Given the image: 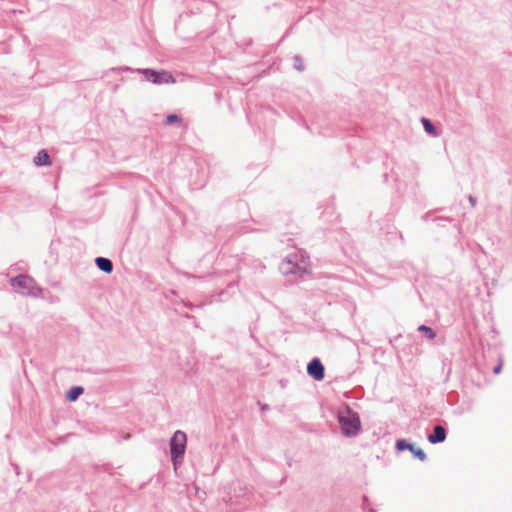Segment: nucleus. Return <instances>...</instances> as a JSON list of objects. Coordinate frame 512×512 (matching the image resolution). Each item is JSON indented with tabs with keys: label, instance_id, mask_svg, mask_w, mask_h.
Listing matches in <instances>:
<instances>
[{
	"label": "nucleus",
	"instance_id": "nucleus-8",
	"mask_svg": "<svg viewBox=\"0 0 512 512\" xmlns=\"http://www.w3.org/2000/svg\"><path fill=\"white\" fill-rule=\"evenodd\" d=\"M447 438V431L441 425H436L433 428V432L428 435L427 439L431 444L442 443Z\"/></svg>",
	"mask_w": 512,
	"mask_h": 512
},
{
	"label": "nucleus",
	"instance_id": "nucleus-4",
	"mask_svg": "<svg viewBox=\"0 0 512 512\" xmlns=\"http://www.w3.org/2000/svg\"><path fill=\"white\" fill-rule=\"evenodd\" d=\"M13 289L22 295H35L33 289L35 287L34 280L27 275H18L11 279Z\"/></svg>",
	"mask_w": 512,
	"mask_h": 512
},
{
	"label": "nucleus",
	"instance_id": "nucleus-1",
	"mask_svg": "<svg viewBox=\"0 0 512 512\" xmlns=\"http://www.w3.org/2000/svg\"><path fill=\"white\" fill-rule=\"evenodd\" d=\"M337 418L344 436L354 437L358 435L361 430V421L357 412L345 405L339 409Z\"/></svg>",
	"mask_w": 512,
	"mask_h": 512
},
{
	"label": "nucleus",
	"instance_id": "nucleus-5",
	"mask_svg": "<svg viewBox=\"0 0 512 512\" xmlns=\"http://www.w3.org/2000/svg\"><path fill=\"white\" fill-rule=\"evenodd\" d=\"M139 73H142L145 78L154 83V84H163V83H174L175 79L173 78L172 74L167 71H161L157 72L153 69H138Z\"/></svg>",
	"mask_w": 512,
	"mask_h": 512
},
{
	"label": "nucleus",
	"instance_id": "nucleus-3",
	"mask_svg": "<svg viewBox=\"0 0 512 512\" xmlns=\"http://www.w3.org/2000/svg\"><path fill=\"white\" fill-rule=\"evenodd\" d=\"M187 436L186 433L177 430L170 439L171 460L176 465L177 460L182 459L186 450Z\"/></svg>",
	"mask_w": 512,
	"mask_h": 512
},
{
	"label": "nucleus",
	"instance_id": "nucleus-11",
	"mask_svg": "<svg viewBox=\"0 0 512 512\" xmlns=\"http://www.w3.org/2000/svg\"><path fill=\"white\" fill-rule=\"evenodd\" d=\"M34 164L36 166H45L50 164V156L46 150L38 152L37 156L34 158Z\"/></svg>",
	"mask_w": 512,
	"mask_h": 512
},
{
	"label": "nucleus",
	"instance_id": "nucleus-13",
	"mask_svg": "<svg viewBox=\"0 0 512 512\" xmlns=\"http://www.w3.org/2000/svg\"><path fill=\"white\" fill-rule=\"evenodd\" d=\"M418 331L423 333L425 335V337L429 340H433L436 337L435 331L432 328H430L429 326L420 325L418 327Z\"/></svg>",
	"mask_w": 512,
	"mask_h": 512
},
{
	"label": "nucleus",
	"instance_id": "nucleus-2",
	"mask_svg": "<svg viewBox=\"0 0 512 512\" xmlns=\"http://www.w3.org/2000/svg\"><path fill=\"white\" fill-rule=\"evenodd\" d=\"M280 271L284 275H304L308 273L307 262L303 255L300 259L297 254L288 255L280 264Z\"/></svg>",
	"mask_w": 512,
	"mask_h": 512
},
{
	"label": "nucleus",
	"instance_id": "nucleus-18",
	"mask_svg": "<svg viewBox=\"0 0 512 512\" xmlns=\"http://www.w3.org/2000/svg\"><path fill=\"white\" fill-rule=\"evenodd\" d=\"M362 500H363V504H369V499L366 495L363 496Z\"/></svg>",
	"mask_w": 512,
	"mask_h": 512
},
{
	"label": "nucleus",
	"instance_id": "nucleus-14",
	"mask_svg": "<svg viewBox=\"0 0 512 512\" xmlns=\"http://www.w3.org/2000/svg\"><path fill=\"white\" fill-rule=\"evenodd\" d=\"M174 123H177V124L181 125V123H182L181 118L178 115H176V114H169V115H167L166 119H165V124L172 125Z\"/></svg>",
	"mask_w": 512,
	"mask_h": 512
},
{
	"label": "nucleus",
	"instance_id": "nucleus-7",
	"mask_svg": "<svg viewBox=\"0 0 512 512\" xmlns=\"http://www.w3.org/2000/svg\"><path fill=\"white\" fill-rule=\"evenodd\" d=\"M307 374L316 381H321L325 377V368L320 359L313 358L307 365Z\"/></svg>",
	"mask_w": 512,
	"mask_h": 512
},
{
	"label": "nucleus",
	"instance_id": "nucleus-15",
	"mask_svg": "<svg viewBox=\"0 0 512 512\" xmlns=\"http://www.w3.org/2000/svg\"><path fill=\"white\" fill-rule=\"evenodd\" d=\"M293 60H294V68L298 71H303L304 65H303L302 58L299 55H295L293 57Z\"/></svg>",
	"mask_w": 512,
	"mask_h": 512
},
{
	"label": "nucleus",
	"instance_id": "nucleus-10",
	"mask_svg": "<svg viewBox=\"0 0 512 512\" xmlns=\"http://www.w3.org/2000/svg\"><path fill=\"white\" fill-rule=\"evenodd\" d=\"M421 123H422L423 128L427 134H429L433 137L439 136V131L437 130L435 125L428 118L422 117Z\"/></svg>",
	"mask_w": 512,
	"mask_h": 512
},
{
	"label": "nucleus",
	"instance_id": "nucleus-16",
	"mask_svg": "<svg viewBox=\"0 0 512 512\" xmlns=\"http://www.w3.org/2000/svg\"><path fill=\"white\" fill-rule=\"evenodd\" d=\"M468 201L473 207L476 205V199L472 195H469Z\"/></svg>",
	"mask_w": 512,
	"mask_h": 512
},
{
	"label": "nucleus",
	"instance_id": "nucleus-17",
	"mask_svg": "<svg viewBox=\"0 0 512 512\" xmlns=\"http://www.w3.org/2000/svg\"><path fill=\"white\" fill-rule=\"evenodd\" d=\"M501 369H502V364H499V365H497V366L493 369V372H494L495 374H499V373H500V371H501Z\"/></svg>",
	"mask_w": 512,
	"mask_h": 512
},
{
	"label": "nucleus",
	"instance_id": "nucleus-12",
	"mask_svg": "<svg viewBox=\"0 0 512 512\" xmlns=\"http://www.w3.org/2000/svg\"><path fill=\"white\" fill-rule=\"evenodd\" d=\"M83 392L84 389L82 386H73L67 392L66 398L71 402L76 401Z\"/></svg>",
	"mask_w": 512,
	"mask_h": 512
},
{
	"label": "nucleus",
	"instance_id": "nucleus-21",
	"mask_svg": "<svg viewBox=\"0 0 512 512\" xmlns=\"http://www.w3.org/2000/svg\"><path fill=\"white\" fill-rule=\"evenodd\" d=\"M368 512H376V510H375V509H373V508H371V509H369V511H368Z\"/></svg>",
	"mask_w": 512,
	"mask_h": 512
},
{
	"label": "nucleus",
	"instance_id": "nucleus-19",
	"mask_svg": "<svg viewBox=\"0 0 512 512\" xmlns=\"http://www.w3.org/2000/svg\"><path fill=\"white\" fill-rule=\"evenodd\" d=\"M261 410L266 411L269 410V406L267 404L261 405Z\"/></svg>",
	"mask_w": 512,
	"mask_h": 512
},
{
	"label": "nucleus",
	"instance_id": "nucleus-9",
	"mask_svg": "<svg viewBox=\"0 0 512 512\" xmlns=\"http://www.w3.org/2000/svg\"><path fill=\"white\" fill-rule=\"evenodd\" d=\"M95 264L97 268L107 274L113 271V262L106 257H97L95 259Z\"/></svg>",
	"mask_w": 512,
	"mask_h": 512
},
{
	"label": "nucleus",
	"instance_id": "nucleus-20",
	"mask_svg": "<svg viewBox=\"0 0 512 512\" xmlns=\"http://www.w3.org/2000/svg\"><path fill=\"white\" fill-rule=\"evenodd\" d=\"M183 275H184L185 277H187V278H191V277H193L191 274H189V273H187V272H184V273H183Z\"/></svg>",
	"mask_w": 512,
	"mask_h": 512
},
{
	"label": "nucleus",
	"instance_id": "nucleus-6",
	"mask_svg": "<svg viewBox=\"0 0 512 512\" xmlns=\"http://www.w3.org/2000/svg\"><path fill=\"white\" fill-rule=\"evenodd\" d=\"M395 447L398 451L409 450L414 455V457L422 462L427 460V455L423 449L417 448L414 444L407 442L405 439L397 440Z\"/></svg>",
	"mask_w": 512,
	"mask_h": 512
}]
</instances>
